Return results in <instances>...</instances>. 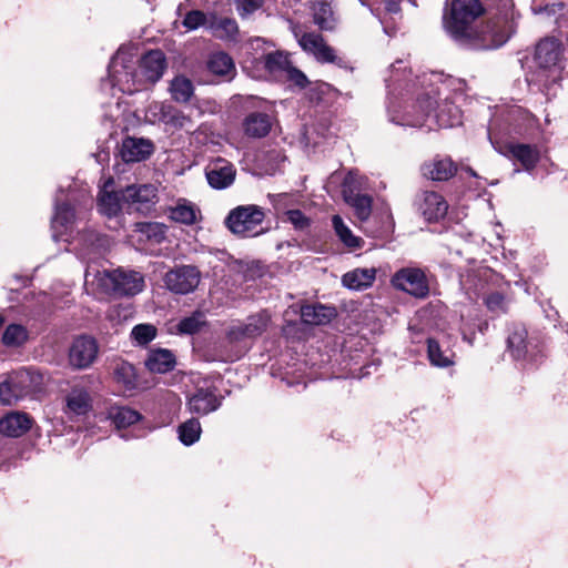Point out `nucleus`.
I'll return each instance as SVG.
<instances>
[{"mask_svg": "<svg viewBox=\"0 0 568 568\" xmlns=\"http://www.w3.org/2000/svg\"><path fill=\"white\" fill-rule=\"evenodd\" d=\"M486 306L491 312H504L506 306L505 296L499 292L490 293L485 300Z\"/></svg>", "mask_w": 568, "mask_h": 568, "instance_id": "54", "label": "nucleus"}, {"mask_svg": "<svg viewBox=\"0 0 568 568\" xmlns=\"http://www.w3.org/2000/svg\"><path fill=\"white\" fill-rule=\"evenodd\" d=\"M146 368L152 373L164 374L172 371L175 366L174 354L164 348L150 351L145 359Z\"/></svg>", "mask_w": 568, "mask_h": 568, "instance_id": "32", "label": "nucleus"}, {"mask_svg": "<svg viewBox=\"0 0 568 568\" xmlns=\"http://www.w3.org/2000/svg\"><path fill=\"white\" fill-rule=\"evenodd\" d=\"M84 381L93 385L98 382V377L93 374L82 377L80 381L73 377V416L87 415L92 410V397L89 390L81 386Z\"/></svg>", "mask_w": 568, "mask_h": 568, "instance_id": "23", "label": "nucleus"}, {"mask_svg": "<svg viewBox=\"0 0 568 568\" xmlns=\"http://www.w3.org/2000/svg\"><path fill=\"white\" fill-rule=\"evenodd\" d=\"M64 404L68 409H71V394L64 396Z\"/></svg>", "mask_w": 568, "mask_h": 568, "instance_id": "57", "label": "nucleus"}, {"mask_svg": "<svg viewBox=\"0 0 568 568\" xmlns=\"http://www.w3.org/2000/svg\"><path fill=\"white\" fill-rule=\"evenodd\" d=\"M427 356L433 366L446 368L454 365V352L449 347L443 348L435 338L427 339Z\"/></svg>", "mask_w": 568, "mask_h": 568, "instance_id": "36", "label": "nucleus"}, {"mask_svg": "<svg viewBox=\"0 0 568 568\" xmlns=\"http://www.w3.org/2000/svg\"><path fill=\"white\" fill-rule=\"evenodd\" d=\"M516 31L513 0H498L496 12L480 30L479 38L484 49H498L504 45Z\"/></svg>", "mask_w": 568, "mask_h": 568, "instance_id": "6", "label": "nucleus"}, {"mask_svg": "<svg viewBox=\"0 0 568 568\" xmlns=\"http://www.w3.org/2000/svg\"><path fill=\"white\" fill-rule=\"evenodd\" d=\"M250 43H251V47H252L253 49H258V48H261L263 44H266V43H267V41H265V40H264V39H262V38H254V39H252V40H251V42H250Z\"/></svg>", "mask_w": 568, "mask_h": 568, "instance_id": "56", "label": "nucleus"}, {"mask_svg": "<svg viewBox=\"0 0 568 568\" xmlns=\"http://www.w3.org/2000/svg\"><path fill=\"white\" fill-rule=\"evenodd\" d=\"M404 63L403 60L393 63L390 74L385 79L389 121L402 126H427L429 130L462 124V110L450 100V94H466V81L430 71L418 75L415 82L407 74Z\"/></svg>", "mask_w": 568, "mask_h": 568, "instance_id": "1", "label": "nucleus"}, {"mask_svg": "<svg viewBox=\"0 0 568 568\" xmlns=\"http://www.w3.org/2000/svg\"><path fill=\"white\" fill-rule=\"evenodd\" d=\"M394 229L392 216L388 214L386 215V222L383 223V225L379 229H371L369 226L364 227V232L374 239H382L385 236H388Z\"/></svg>", "mask_w": 568, "mask_h": 568, "instance_id": "53", "label": "nucleus"}, {"mask_svg": "<svg viewBox=\"0 0 568 568\" xmlns=\"http://www.w3.org/2000/svg\"><path fill=\"white\" fill-rule=\"evenodd\" d=\"M376 277V268H355L342 276V284L353 291H363L373 285Z\"/></svg>", "mask_w": 568, "mask_h": 568, "instance_id": "30", "label": "nucleus"}, {"mask_svg": "<svg viewBox=\"0 0 568 568\" xmlns=\"http://www.w3.org/2000/svg\"><path fill=\"white\" fill-rule=\"evenodd\" d=\"M106 418L116 429L130 427L141 420L142 415L128 406L112 405L108 408Z\"/></svg>", "mask_w": 568, "mask_h": 568, "instance_id": "33", "label": "nucleus"}, {"mask_svg": "<svg viewBox=\"0 0 568 568\" xmlns=\"http://www.w3.org/2000/svg\"><path fill=\"white\" fill-rule=\"evenodd\" d=\"M206 324L205 314L202 311H195L190 316L180 320L176 328L180 334L193 335L199 333Z\"/></svg>", "mask_w": 568, "mask_h": 568, "instance_id": "44", "label": "nucleus"}, {"mask_svg": "<svg viewBox=\"0 0 568 568\" xmlns=\"http://www.w3.org/2000/svg\"><path fill=\"white\" fill-rule=\"evenodd\" d=\"M271 323V314L263 310L252 314L245 321L233 322L226 329L225 336L230 343H241L261 336Z\"/></svg>", "mask_w": 568, "mask_h": 568, "instance_id": "12", "label": "nucleus"}, {"mask_svg": "<svg viewBox=\"0 0 568 568\" xmlns=\"http://www.w3.org/2000/svg\"><path fill=\"white\" fill-rule=\"evenodd\" d=\"M336 315L335 308L322 304H307L301 307V320L307 325H324Z\"/></svg>", "mask_w": 568, "mask_h": 568, "instance_id": "31", "label": "nucleus"}, {"mask_svg": "<svg viewBox=\"0 0 568 568\" xmlns=\"http://www.w3.org/2000/svg\"><path fill=\"white\" fill-rule=\"evenodd\" d=\"M484 12L479 0H453L443 18L445 30L457 41L467 40L473 34L471 24Z\"/></svg>", "mask_w": 568, "mask_h": 568, "instance_id": "7", "label": "nucleus"}, {"mask_svg": "<svg viewBox=\"0 0 568 568\" xmlns=\"http://www.w3.org/2000/svg\"><path fill=\"white\" fill-rule=\"evenodd\" d=\"M222 400L223 397L217 394L215 386H200L187 397L186 406L190 413L205 416L217 410Z\"/></svg>", "mask_w": 568, "mask_h": 568, "instance_id": "15", "label": "nucleus"}, {"mask_svg": "<svg viewBox=\"0 0 568 568\" xmlns=\"http://www.w3.org/2000/svg\"><path fill=\"white\" fill-rule=\"evenodd\" d=\"M234 6L237 14L241 19L245 20L252 17L258 11L264 3V0H230Z\"/></svg>", "mask_w": 568, "mask_h": 568, "instance_id": "48", "label": "nucleus"}, {"mask_svg": "<svg viewBox=\"0 0 568 568\" xmlns=\"http://www.w3.org/2000/svg\"><path fill=\"white\" fill-rule=\"evenodd\" d=\"M506 153L518 161L523 168L530 172L539 162L540 153L536 145L525 143H508L505 145Z\"/></svg>", "mask_w": 568, "mask_h": 568, "instance_id": "24", "label": "nucleus"}, {"mask_svg": "<svg viewBox=\"0 0 568 568\" xmlns=\"http://www.w3.org/2000/svg\"><path fill=\"white\" fill-rule=\"evenodd\" d=\"M196 213L195 206L183 200L170 210V219L178 223L191 225L196 221Z\"/></svg>", "mask_w": 568, "mask_h": 568, "instance_id": "45", "label": "nucleus"}, {"mask_svg": "<svg viewBox=\"0 0 568 568\" xmlns=\"http://www.w3.org/2000/svg\"><path fill=\"white\" fill-rule=\"evenodd\" d=\"M4 318L0 315V327L2 326Z\"/></svg>", "mask_w": 568, "mask_h": 568, "instance_id": "59", "label": "nucleus"}, {"mask_svg": "<svg viewBox=\"0 0 568 568\" xmlns=\"http://www.w3.org/2000/svg\"><path fill=\"white\" fill-rule=\"evenodd\" d=\"M121 437H122L123 439H125V440H126V439H129V437H128L126 435H124V434H122V435H121Z\"/></svg>", "mask_w": 568, "mask_h": 568, "instance_id": "60", "label": "nucleus"}, {"mask_svg": "<svg viewBox=\"0 0 568 568\" xmlns=\"http://www.w3.org/2000/svg\"><path fill=\"white\" fill-rule=\"evenodd\" d=\"M314 23L323 31H332L336 27L331 0H315L313 3Z\"/></svg>", "mask_w": 568, "mask_h": 568, "instance_id": "35", "label": "nucleus"}, {"mask_svg": "<svg viewBox=\"0 0 568 568\" xmlns=\"http://www.w3.org/2000/svg\"><path fill=\"white\" fill-rule=\"evenodd\" d=\"M156 327L152 324H138L131 331V337L140 346L148 345L156 336Z\"/></svg>", "mask_w": 568, "mask_h": 568, "instance_id": "47", "label": "nucleus"}, {"mask_svg": "<svg viewBox=\"0 0 568 568\" xmlns=\"http://www.w3.org/2000/svg\"><path fill=\"white\" fill-rule=\"evenodd\" d=\"M286 217L294 229L298 231L306 230L311 224V220L301 210H288Z\"/></svg>", "mask_w": 568, "mask_h": 568, "instance_id": "50", "label": "nucleus"}, {"mask_svg": "<svg viewBox=\"0 0 568 568\" xmlns=\"http://www.w3.org/2000/svg\"><path fill=\"white\" fill-rule=\"evenodd\" d=\"M294 34L302 50L312 55L317 62L322 64L331 63L341 69L353 71L348 60L328 45L321 34L315 32H304L301 36L294 32Z\"/></svg>", "mask_w": 568, "mask_h": 568, "instance_id": "10", "label": "nucleus"}, {"mask_svg": "<svg viewBox=\"0 0 568 568\" xmlns=\"http://www.w3.org/2000/svg\"><path fill=\"white\" fill-rule=\"evenodd\" d=\"M467 172H468L471 176L477 178V173H476L471 168H468V169H467Z\"/></svg>", "mask_w": 568, "mask_h": 568, "instance_id": "58", "label": "nucleus"}, {"mask_svg": "<svg viewBox=\"0 0 568 568\" xmlns=\"http://www.w3.org/2000/svg\"><path fill=\"white\" fill-rule=\"evenodd\" d=\"M272 128V121L268 114L263 112H252L243 121L244 133L254 139L266 136Z\"/></svg>", "mask_w": 568, "mask_h": 568, "instance_id": "29", "label": "nucleus"}, {"mask_svg": "<svg viewBox=\"0 0 568 568\" xmlns=\"http://www.w3.org/2000/svg\"><path fill=\"white\" fill-rule=\"evenodd\" d=\"M31 428V418L21 412H11L0 418V434L20 437Z\"/></svg>", "mask_w": 568, "mask_h": 568, "instance_id": "25", "label": "nucleus"}, {"mask_svg": "<svg viewBox=\"0 0 568 568\" xmlns=\"http://www.w3.org/2000/svg\"><path fill=\"white\" fill-rule=\"evenodd\" d=\"M85 285L97 284L98 288L114 297H133L140 294L145 286L144 276L134 270L118 267L115 270L93 271L85 270Z\"/></svg>", "mask_w": 568, "mask_h": 568, "instance_id": "3", "label": "nucleus"}, {"mask_svg": "<svg viewBox=\"0 0 568 568\" xmlns=\"http://www.w3.org/2000/svg\"><path fill=\"white\" fill-rule=\"evenodd\" d=\"M206 21L205 13L200 10L187 12L183 19V26L189 30H195L203 26Z\"/></svg>", "mask_w": 568, "mask_h": 568, "instance_id": "51", "label": "nucleus"}, {"mask_svg": "<svg viewBox=\"0 0 568 568\" xmlns=\"http://www.w3.org/2000/svg\"><path fill=\"white\" fill-rule=\"evenodd\" d=\"M390 283L395 288L417 298H425L429 294L426 273L419 267L399 268L393 274Z\"/></svg>", "mask_w": 568, "mask_h": 568, "instance_id": "13", "label": "nucleus"}, {"mask_svg": "<svg viewBox=\"0 0 568 568\" xmlns=\"http://www.w3.org/2000/svg\"><path fill=\"white\" fill-rule=\"evenodd\" d=\"M348 176L343 184L344 201L354 209L356 217L361 222H367L372 214L373 199L368 194H362L352 190L348 183Z\"/></svg>", "mask_w": 568, "mask_h": 568, "instance_id": "22", "label": "nucleus"}, {"mask_svg": "<svg viewBox=\"0 0 568 568\" xmlns=\"http://www.w3.org/2000/svg\"><path fill=\"white\" fill-rule=\"evenodd\" d=\"M202 427L197 418L192 417L178 427L179 439L184 446L195 444L201 436Z\"/></svg>", "mask_w": 568, "mask_h": 568, "instance_id": "43", "label": "nucleus"}, {"mask_svg": "<svg viewBox=\"0 0 568 568\" xmlns=\"http://www.w3.org/2000/svg\"><path fill=\"white\" fill-rule=\"evenodd\" d=\"M333 229L338 240L351 251L361 250L364 246V240L353 234L351 229L344 223L339 215L332 217Z\"/></svg>", "mask_w": 568, "mask_h": 568, "instance_id": "37", "label": "nucleus"}, {"mask_svg": "<svg viewBox=\"0 0 568 568\" xmlns=\"http://www.w3.org/2000/svg\"><path fill=\"white\" fill-rule=\"evenodd\" d=\"M159 120L174 130L183 129L191 121L181 110L169 103L161 104Z\"/></svg>", "mask_w": 568, "mask_h": 568, "instance_id": "38", "label": "nucleus"}, {"mask_svg": "<svg viewBox=\"0 0 568 568\" xmlns=\"http://www.w3.org/2000/svg\"><path fill=\"white\" fill-rule=\"evenodd\" d=\"M99 344L93 336L80 335L73 338V368L90 367L98 358Z\"/></svg>", "mask_w": 568, "mask_h": 568, "instance_id": "20", "label": "nucleus"}, {"mask_svg": "<svg viewBox=\"0 0 568 568\" xmlns=\"http://www.w3.org/2000/svg\"><path fill=\"white\" fill-rule=\"evenodd\" d=\"M214 36L224 41H236L239 36V24L233 18H220L212 24Z\"/></svg>", "mask_w": 568, "mask_h": 568, "instance_id": "42", "label": "nucleus"}, {"mask_svg": "<svg viewBox=\"0 0 568 568\" xmlns=\"http://www.w3.org/2000/svg\"><path fill=\"white\" fill-rule=\"evenodd\" d=\"M562 49L555 38H546L536 45V70L527 78L529 83L548 88L560 80L562 67Z\"/></svg>", "mask_w": 568, "mask_h": 568, "instance_id": "5", "label": "nucleus"}, {"mask_svg": "<svg viewBox=\"0 0 568 568\" xmlns=\"http://www.w3.org/2000/svg\"><path fill=\"white\" fill-rule=\"evenodd\" d=\"M206 68L212 74L221 77L225 81L232 80L236 73L232 57L224 51L211 53L206 62Z\"/></svg>", "mask_w": 568, "mask_h": 568, "instance_id": "28", "label": "nucleus"}, {"mask_svg": "<svg viewBox=\"0 0 568 568\" xmlns=\"http://www.w3.org/2000/svg\"><path fill=\"white\" fill-rule=\"evenodd\" d=\"M22 397L14 392V387L10 383V379L7 377L2 383H0V402L3 405H13Z\"/></svg>", "mask_w": 568, "mask_h": 568, "instance_id": "49", "label": "nucleus"}, {"mask_svg": "<svg viewBox=\"0 0 568 568\" xmlns=\"http://www.w3.org/2000/svg\"><path fill=\"white\" fill-rule=\"evenodd\" d=\"M122 197L130 210L145 214L156 203V189L152 184L129 185L122 190Z\"/></svg>", "mask_w": 568, "mask_h": 568, "instance_id": "16", "label": "nucleus"}, {"mask_svg": "<svg viewBox=\"0 0 568 568\" xmlns=\"http://www.w3.org/2000/svg\"><path fill=\"white\" fill-rule=\"evenodd\" d=\"M14 392L22 398L34 393L40 385V375L29 368H21L8 375Z\"/></svg>", "mask_w": 568, "mask_h": 568, "instance_id": "27", "label": "nucleus"}, {"mask_svg": "<svg viewBox=\"0 0 568 568\" xmlns=\"http://www.w3.org/2000/svg\"><path fill=\"white\" fill-rule=\"evenodd\" d=\"M537 129V119L520 106H511L494 116L488 126V139L494 149L504 153L499 139L504 136L531 138Z\"/></svg>", "mask_w": 568, "mask_h": 568, "instance_id": "4", "label": "nucleus"}, {"mask_svg": "<svg viewBox=\"0 0 568 568\" xmlns=\"http://www.w3.org/2000/svg\"><path fill=\"white\" fill-rule=\"evenodd\" d=\"M285 77L288 82H291L292 84L300 89L306 88L307 84L310 83L307 77L300 69L295 68L292 64L285 71Z\"/></svg>", "mask_w": 568, "mask_h": 568, "instance_id": "52", "label": "nucleus"}, {"mask_svg": "<svg viewBox=\"0 0 568 568\" xmlns=\"http://www.w3.org/2000/svg\"><path fill=\"white\" fill-rule=\"evenodd\" d=\"M291 65V62L283 52L276 51L267 53L264 58V67L268 72H285Z\"/></svg>", "mask_w": 568, "mask_h": 568, "instance_id": "46", "label": "nucleus"}, {"mask_svg": "<svg viewBox=\"0 0 568 568\" xmlns=\"http://www.w3.org/2000/svg\"><path fill=\"white\" fill-rule=\"evenodd\" d=\"M236 169L234 164L224 158H216L205 166V178L209 185L214 190H225L235 180Z\"/></svg>", "mask_w": 568, "mask_h": 568, "instance_id": "17", "label": "nucleus"}, {"mask_svg": "<svg viewBox=\"0 0 568 568\" xmlns=\"http://www.w3.org/2000/svg\"><path fill=\"white\" fill-rule=\"evenodd\" d=\"M133 231L139 235V242L160 244L166 237V226L158 222H138Z\"/></svg>", "mask_w": 568, "mask_h": 568, "instance_id": "34", "label": "nucleus"}, {"mask_svg": "<svg viewBox=\"0 0 568 568\" xmlns=\"http://www.w3.org/2000/svg\"><path fill=\"white\" fill-rule=\"evenodd\" d=\"M114 381L122 385L124 389L132 390L136 388V372L135 367L129 362H120L115 365L113 371Z\"/></svg>", "mask_w": 568, "mask_h": 568, "instance_id": "40", "label": "nucleus"}, {"mask_svg": "<svg viewBox=\"0 0 568 568\" xmlns=\"http://www.w3.org/2000/svg\"><path fill=\"white\" fill-rule=\"evenodd\" d=\"M385 9L389 13H398L400 11L399 3L393 0L386 2Z\"/></svg>", "mask_w": 568, "mask_h": 568, "instance_id": "55", "label": "nucleus"}, {"mask_svg": "<svg viewBox=\"0 0 568 568\" xmlns=\"http://www.w3.org/2000/svg\"><path fill=\"white\" fill-rule=\"evenodd\" d=\"M265 214L257 205H240L233 209L225 219V225L235 235L254 237L262 233L257 227L262 225Z\"/></svg>", "mask_w": 568, "mask_h": 568, "instance_id": "9", "label": "nucleus"}, {"mask_svg": "<svg viewBox=\"0 0 568 568\" xmlns=\"http://www.w3.org/2000/svg\"><path fill=\"white\" fill-rule=\"evenodd\" d=\"M423 176L428 180L443 182L448 181L457 173L456 163L448 156H435L425 162L420 168Z\"/></svg>", "mask_w": 568, "mask_h": 568, "instance_id": "21", "label": "nucleus"}, {"mask_svg": "<svg viewBox=\"0 0 568 568\" xmlns=\"http://www.w3.org/2000/svg\"><path fill=\"white\" fill-rule=\"evenodd\" d=\"M201 272L194 265H180L166 272L164 283L174 294L185 295L193 292L200 284Z\"/></svg>", "mask_w": 568, "mask_h": 568, "instance_id": "14", "label": "nucleus"}, {"mask_svg": "<svg viewBox=\"0 0 568 568\" xmlns=\"http://www.w3.org/2000/svg\"><path fill=\"white\" fill-rule=\"evenodd\" d=\"M154 151L151 140L126 136L122 140L119 154L125 163H136L146 160Z\"/></svg>", "mask_w": 568, "mask_h": 568, "instance_id": "19", "label": "nucleus"}, {"mask_svg": "<svg viewBox=\"0 0 568 568\" xmlns=\"http://www.w3.org/2000/svg\"><path fill=\"white\" fill-rule=\"evenodd\" d=\"M414 205L417 212L428 222L443 219L448 210L445 199L434 191L419 192L414 200Z\"/></svg>", "mask_w": 568, "mask_h": 568, "instance_id": "18", "label": "nucleus"}, {"mask_svg": "<svg viewBox=\"0 0 568 568\" xmlns=\"http://www.w3.org/2000/svg\"><path fill=\"white\" fill-rule=\"evenodd\" d=\"M112 184V181L104 184L103 189L99 192L97 206L99 213L102 215L112 219L116 217L122 210V190L121 191H110L108 186Z\"/></svg>", "mask_w": 568, "mask_h": 568, "instance_id": "26", "label": "nucleus"}, {"mask_svg": "<svg viewBox=\"0 0 568 568\" xmlns=\"http://www.w3.org/2000/svg\"><path fill=\"white\" fill-rule=\"evenodd\" d=\"M69 187L60 186L54 196V213L51 220L52 239L63 243V251L69 252L71 243V200Z\"/></svg>", "mask_w": 568, "mask_h": 568, "instance_id": "11", "label": "nucleus"}, {"mask_svg": "<svg viewBox=\"0 0 568 568\" xmlns=\"http://www.w3.org/2000/svg\"><path fill=\"white\" fill-rule=\"evenodd\" d=\"M29 339V332L26 326L21 324H9L2 334V344L7 347H20Z\"/></svg>", "mask_w": 568, "mask_h": 568, "instance_id": "41", "label": "nucleus"}, {"mask_svg": "<svg viewBox=\"0 0 568 568\" xmlns=\"http://www.w3.org/2000/svg\"><path fill=\"white\" fill-rule=\"evenodd\" d=\"M170 93L174 101L186 103L194 93V85L190 79L184 75H178L171 81Z\"/></svg>", "mask_w": 568, "mask_h": 568, "instance_id": "39", "label": "nucleus"}, {"mask_svg": "<svg viewBox=\"0 0 568 568\" xmlns=\"http://www.w3.org/2000/svg\"><path fill=\"white\" fill-rule=\"evenodd\" d=\"M507 353L514 361L536 363L540 355L537 337L528 334L525 325L513 323L507 327Z\"/></svg>", "mask_w": 568, "mask_h": 568, "instance_id": "8", "label": "nucleus"}, {"mask_svg": "<svg viewBox=\"0 0 568 568\" xmlns=\"http://www.w3.org/2000/svg\"><path fill=\"white\" fill-rule=\"evenodd\" d=\"M130 50L120 48L108 65V79L113 88L132 94L156 83L166 69V59L161 50H150L139 60Z\"/></svg>", "mask_w": 568, "mask_h": 568, "instance_id": "2", "label": "nucleus"}]
</instances>
